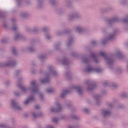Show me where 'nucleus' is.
I'll use <instances>...</instances> for the list:
<instances>
[{"instance_id": "nucleus-12", "label": "nucleus", "mask_w": 128, "mask_h": 128, "mask_svg": "<svg viewBox=\"0 0 128 128\" xmlns=\"http://www.w3.org/2000/svg\"><path fill=\"white\" fill-rule=\"evenodd\" d=\"M53 122H58V118H54L53 119Z\"/></svg>"}, {"instance_id": "nucleus-5", "label": "nucleus", "mask_w": 128, "mask_h": 128, "mask_svg": "<svg viewBox=\"0 0 128 128\" xmlns=\"http://www.w3.org/2000/svg\"><path fill=\"white\" fill-rule=\"evenodd\" d=\"M66 94H68V91L66 90H64L63 93L61 94L62 98H64V96L66 95Z\"/></svg>"}, {"instance_id": "nucleus-19", "label": "nucleus", "mask_w": 128, "mask_h": 128, "mask_svg": "<svg viewBox=\"0 0 128 128\" xmlns=\"http://www.w3.org/2000/svg\"><path fill=\"white\" fill-rule=\"evenodd\" d=\"M0 126L1 128H4V125L2 124V125H0Z\"/></svg>"}, {"instance_id": "nucleus-9", "label": "nucleus", "mask_w": 128, "mask_h": 128, "mask_svg": "<svg viewBox=\"0 0 128 128\" xmlns=\"http://www.w3.org/2000/svg\"><path fill=\"white\" fill-rule=\"evenodd\" d=\"M12 106H16V104L14 102V100H12Z\"/></svg>"}, {"instance_id": "nucleus-13", "label": "nucleus", "mask_w": 128, "mask_h": 128, "mask_svg": "<svg viewBox=\"0 0 128 128\" xmlns=\"http://www.w3.org/2000/svg\"><path fill=\"white\" fill-rule=\"evenodd\" d=\"M76 30H77L78 32H80L82 30V28H77Z\"/></svg>"}, {"instance_id": "nucleus-10", "label": "nucleus", "mask_w": 128, "mask_h": 128, "mask_svg": "<svg viewBox=\"0 0 128 128\" xmlns=\"http://www.w3.org/2000/svg\"><path fill=\"white\" fill-rule=\"evenodd\" d=\"M31 86H36V82L33 81L31 84Z\"/></svg>"}, {"instance_id": "nucleus-16", "label": "nucleus", "mask_w": 128, "mask_h": 128, "mask_svg": "<svg viewBox=\"0 0 128 128\" xmlns=\"http://www.w3.org/2000/svg\"><path fill=\"white\" fill-rule=\"evenodd\" d=\"M35 108H36V110L40 108V106H35Z\"/></svg>"}, {"instance_id": "nucleus-23", "label": "nucleus", "mask_w": 128, "mask_h": 128, "mask_svg": "<svg viewBox=\"0 0 128 128\" xmlns=\"http://www.w3.org/2000/svg\"><path fill=\"white\" fill-rule=\"evenodd\" d=\"M40 98H42V95H40Z\"/></svg>"}, {"instance_id": "nucleus-28", "label": "nucleus", "mask_w": 128, "mask_h": 128, "mask_svg": "<svg viewBox=\"0 0 128 128\" xmlns=\"http://www.w3.org/2000/svg\"><path fill=\"white\" fill-rule=\"evenodd\" d=\"M59 110H58V111H59Z\"/></svg>"}, {"instance_id": "nucleus-14", "label": "nucleus", "mask_w": 128, "mask_h": 128, "mask_svg": "<svg viewBox=\"0 0 128 128\" xmlns=\"http://www.w3.org/2000/svg\"><path fill=\"white\" fill-rule=\"evenodd\" d=\"M32 116H34V118H36V116H38L36 115L34 113L32 114Z\"/></svg>"}, {"instance_id": "nucleus-1", "label": "nucleus", "mask_w": 128, "mask_h": 128, "mask_svg": "<svg viewBox=\"0 0 128 128\" xmlns=\"http://www.w3.org/2000/svg\"><path fill=\"white\" fill-rule=\"evenodd\" d=\"M94 70H95V72H100V69H94L92 68H88L86 70V72H94Z\"/></svg>"}, {"instance_id": "nucleus-24", "label": "nucleus", "mask_w": 128, "mask_h": 128, "mask_svg": "<svg viewBox=\"0 0 128 128\" xmlns=\"http://www.w3.org/2000/svg\"><path fill=\"white\" fill-rule=\"evenodd\" d=\"M48 128H54V127H52V126H50V127H48Z\"/></svg>"}, {"instance_id": "nucleus-2", "label": "nucleus", "mask_w": 128, "mask_h": 128, "mask_svg": "<svg viewBox=\"0 0 128 128\" xmlns=\"http://www.w3.org/2000/svg\"><path fill=\"white\" fill-rule=\"evenodd\" d=\"M32 100H34V96L29 98L28 100L24 102V104H28L29 102H32Z\"/></svg>"}, {"instance_id": "nucleus-4", "label": "nucleus", "mask_w": 128, "mask_h": 128, "mask_svg": "<svg viewBox=\"0 0 128 128\" xmlns=\"http://www.w3.org/2000/svg\"><path fill=\"white\" fill-rule=\"evenodd\" d=\"M110 114V112L108 111H104L103 112V114L104 116H109V114Z\"/></svg>"}, {"instance_id": "nucleus-26", "label": "nucleus", "mask_w": 128, "mask_h": 128, "mask_svg": "<svg viewBox=\"0 0 128 128\" xmlns=\"http://www.w3.org/2000/svg\"><path fill=\"white\" fill-rule=\"evenodd\" d=\"M108 84V82L107 81H106V82L104 83V84Z\"/></svg>"}, {"instance_id": "nucleus-18", "label": "nucleus", "mask_w": 128, "mask_h": 128, "mask_svg": "<svg viewBox=\"0 0 128 128\" xmlns=\"http://www.w3.org/2000/svg\"><path fill=\"white\" fill-rule=\"evenodd\" d=\"M56 106L59 108H60V104H56Z\"/></svg>"}, {"instance_id": "nucleus-15", "label": "nucleus", "mask_w": 128, "mask_h": 128, "mask_svg": "<svg viewBox=\"0 0 128 128\" xmlns=\"http://www.w3.org/2000/svg\"><path fill=\"white\" fill-rule=\"evenodd\" d=\"M12 52H13L14 54H16V49H15L14 48L12 49Z\"/></svg>"}, {"instance_id": "nucleus-27", "label": "nucleus", "mask_w": 128, "mask_h": 128, "mask_svg": "<svg viewBox=\"0 0 128 128\" xmlns=\"http://www.w3.org/2000/svg\"><path fill=\"white\" fill-rule=\"evenodd\" d=\"M18 36H16V38H17Z\"/></svg>"}, {"instance_id": "nucleus-8", "label": "nucleus", "mask_w": 128, "mask_h": 128, "mask_svg": "<svg viewBox=\"0 0 128 128\" xmlns=\"http://www.w3.org/2000/svg\"><path fill=\"white\" fill-rule=\"evenodd\" d=\"M46 92H47L50 93V92H54V90H52V88L48 89L46 90Z\"/></svg>"}, {"instance_id": "nucleus-29", "label": "nucleus", "mask_w": 128, "mask_h": 128, "mask_svg": "<svg viewBox=\"0 0 128 128\" xmlns=\"http://www.w3.org/2000/svg\"><path fill=\"white\" fill-rule=\"evenodd\" d=\"M24 88H23V90L24 89Z\"/></svg>"}, {"instance_id": "nucleus-20", "label": "nucleus", "mask_w": 128, "mask_h": 128, "mask_svg": "<svg viewBox=\"0 0 128 128\" xmlns=\"http://www.w3.org/2000/svg\"><path fill=\"white\" fill-rule=\"evenodd\" d=\"M51 112H56V110L54 109H52Z\"/></svg>"}, {"instance_id": "nucleus-25", "label": "nucleus", "mask_w": 128, "mask_h": 128, "mask_svg": "<svg viewBox=\"0 0 128 128\" xmlns=\"http://www.w3.org/2000/svg\"><path fill=\"white\" fill-rule=\"evenodd\" d=\"M48 40L50 39V36L47 37Z\"/></svg>"}, {"instance_id": "nucleus-17", "label": "nucleus", "mask_w": 128, "mask_h": 128, "mask_svg": "<svg viewBox=\"0 0 128 128\" xmlns=\"http://www.w3.org/2000/svg\"><path fill=\"white\" fill-rule=\"evenodd\" d=\"M84 112H88V109H84Z\"/></svg>"}, {"instance_id": "nucleus-21", "label": "nucleus", "mask_w": 128, "mask_h": 128, "mask_svg": "<svg viewBox=\"0 0 128 128\" xmlns=\"http://www.w3.org/2000/svg\"><path fill=\"white\" fill-rule=\"evenodd\" d=\"M16 30V28L14 27V28H13L14 30Z\"/></svg>"}, {"instance_id": "nucleus-22", "label": "nucleus", "mask_w": 128, "mask_h": 128, "mask_svg": "<svg viewBox=\"0 0 128 128\" xmlns=\"http://www.w3.org/2000/svg\"><path fill=\"white\" fill-rule=\"evenodd\" d=\"M68 128H72V126H69L68 127Z\"/></svg>"}, {"instance_id": "nucleus-6", "label": "nucleus", "mask_w": 128, "mask_h": 128, "mask_svg": "<svg viewBox=\"0 0 128 128\" xmlns=\"http://www.w3.org/2000/svg\"><path fill=\"white\" fill-rule=\"evenodd\" d=\"M100 56H103L104 58H106V53H104V52H100Z\"/></svg>"}, {"instance_id": "nucleus-7", "label": "nucleus", "mask_w": 128, "mask_h": 128, "mask_svg": "<svg viewBox=\"0 0 128 128\" xmlns=\"http://www.w3.org/2000/svg\"><path fill=\"white\" fill-rule=\"evenodd\" d=\"M48 82V79L41 80V82L42 84H44V82Z\"/></svg>"}, {"instance_id": "nucleus-11", "label": "nucleus", "mask_w": 128, "mask_h": 128, "mask_svg": "<svg viewBox=\"0 0 128 128\" xmlns=\"http://www.w3.org/2000/svg\"><path fill=\"white\" fill-rule=\"evenodd\" d=\"M38 90V88H35V90H32V92H36Z\"/></svg>"}, {"instance_id": "nucleus-3", "label": "nucleus", "mask_w": 128, "mask_h": 128, "mask_svg": "<svg viewBox=\"0 0 128 128\" xmlns=\"http://www.w3.org/2000/svg\"><path fill=\"white\" fill-rule=\"evenodd\" d=\"M75 90H76L78 94H82V88L80 87H76Z\"/></svg>"}]
</instances>
